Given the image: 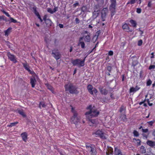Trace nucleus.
<instances>
[{
	"instance_id": "nucleus-1",
	"label": "nucleus",
	"mask_w": 155,
	"mask_h": 155,
	"mask_svg": "<svg viewBox=\"0 0 155 155\" xmlns=\"http://www.w3.org/2000/svg\"><path fill=\"white\" fill-rule=\"evenodd\" d=\"M90 35V33H89L88 35H84L82 37H80L78 40V45L79 46L81 45V48L84 49L85 48V44L84 42L82 41L84 39L85 42L89 43L91 41Z\"/></svg>"
},
{
	"instance_id": "nucleus-2",
	"label": "nucleus",
	"mask_w": 155,
	"mask_h": 155,
	"mask_svg": "<svg viewBox=\"0 0 155 155\" xmlns=\"http://www.w3.org/2000/svg\"><path fill=\"white\" fill-rule=\"evenodd\" d=\"M65 91H68L71 94H78L79 91L78 90V87L75 86L72 83L68 85L65 84L64 86Z\"/></svg>"
},
{
	"instance_id": "nucleus-3",
	"label": "nucleus",
	"mask_w": 155,
	"mask_h": 155,
	"mask_svg": "<svg viewBox=\"0 0 155 155\" xmlns=\"http://www.w3.org/2000/svg\"><path fill=\"white\" fill-rule=\"evenodd\" d=\"M111 4L109 7V10L110 11L111 17L112 18L116 13V0H110Z\"/></svg>"
},
{
	"instance_id": "nucleus-4",
	"label": "nucleus",
	"mask_w": 155,
	"mask_h": 155,
	"mask_svg": "<svg viewBox=\"0 0 155 155\" xmlns=\"http://www.w3.org/2000/svg\"><path fill=\"white\" fill-rule=\"evenodd\" d=\"M71 63L73 66H77L79 68L83 67L85 64L84 63V61H82L79 58L76 59L74 60L72 59L71 60Z\"/></svg>"
},
{
	"instance_id": "nucleus-5",
	"label": "nucleus",
	"mask_w": 155,
	"mask_h": 155,
	"mask_svg": "<svg viewBox=\"0 0 155 155\" xmlns=\"http://www.w3.org/2000/svg\"><path fill=\"white\" fill-rule=\"evenodd\" d=\"M93 134H95L96 137H99L103 140H106L107 137L105 136L106 134L103 130H98Z\"/></svg>"
},
{
	"instance_id": "nucleus-6",
	"label": "nucleus",
	"mask_w": 155,
	"mask_h": 155,
	"mask_svg": "<svg viewBox=\"0 0 155 155\" xmlns=\"http://www.w3.org/2000/svg\"><path fill=\"white\" fill-rule=\"evenodd\" d=\"M98 123L97 119H92L89 118L88 120L89 125L91 127H96Z\"/></svg>"
},
{
	"instance_id": "nucleus-7",
	"label": "nucleus",
	"mask_w": 155,
	"mask_h": 155,
	"mask_svg": "<svg viewBox=\"0 0 155 155\" xmlns=\"http://www.w3.org/2000/svg\"><path fill=\"white\" fill-rule=\"evenodd\" d=\"M52 55L56 60L60 59L61 57V54L60 52L58 50H53L52 51Z\"/></svg>"
},
{
	"instance_id": "nucleus-8",
	"label": "nucleus",
	"mask_w": 155,
	"mask_h": 155,
	"mask_svg": "<svg viewBox=\"0 0 155 155\" xmlns=\"http://www.w3.org/2000/svg\"><path fill=\"white\" fill-rule=\"evenodd\" d=\"M108 12V8H104L101 11V18L102 21L105 20V19L106 17L107 13Z\"/></svg>"
},
{
	"instance_id": "nucleus-9",
	"label": "nucleus",
	"mask_w": 155,
	"mask_h": 155,
	"mask_svg": "<svg viewBox=\"0 0 155 155\" xmlns=\"http://www.w3.org/2000/svg\"><path fill=\"white\" fill-rule=\"evenodd\" d=\"M131 58L132 59V61L131 66L133 67V68L134 69L135 66L137 65L139 63L137 60L138 58L136 56H134L132 57Z\"/></svg>"
},
{
	"instance_id": "nucleus-10",
	"label": "nucleus",
	"mask_w": 155,
	"mask_h": 155,
	"mask_svg": "<svg viewBox=\"0 0 155 155\" xmlns=\"http://www.w3.org/2000/svg\"><path fill=\"white\" fill-rule=\"evenodd\" d=\"M75 116L74 115L71 118L72 123L77 124L79 122L80 119L78 117V114L75 115Z\"/></svg>"
},
{
	"instance_id": "nucleus-11",
	"label": "nucleus",
	"mask_w": 155,
	"mask_h": 155,
	"mask_svg": "<svg viewBox=\"0 0 155 155\" xmlns=\"http://www.w3.org/2000/svg\"><path fill=\"white\" fill-rule=\"evenodd\" d=\"M7 55L8 58L11 61H13L15 63L17 62V61L15 59V56L14 55L12 54L9 52L7 53Z\"/></svg>"
},
{
	"instance_id": "nucleus-12",
	"label": "nucleus",
	"mask_w": 155,
	"mask_h": 155,
	"mask_svg": "<svg viewBox=\"0 0 155 155\" xmlns=\"http://www.w3.org/2000/svg\"><path fill=\"white\" fill-rule=\"evenodd\" d=\"M101 94L102 95H106L108 93V91L106 88H104L103 86H100L98 87Z\"/></svg>"
},
{
	"instance_id": "nucleus-13",
	"label": "nucleus",
	"mask_w": 155,
	"mask_h": 155,
	"mask_svg": "<svg viewBox=\"0 0 155 155\" xmlns=\"http://www.w3.org/2000/svg\"><path fill=\"white\" fill-rule=\"evenodd\" d=\"M140 89V87H139L137 85H136L135 87H132L130 88L129 90V93H134L139 90Z\"/></svg>"
},
{
	"instance_id": "nucleus-14",
	"label": "nucleus",
	"mask_w": 155,
	"mask_h": 155,
	"mask_svg": "<svg viewBox=\"0 0 155 155\" xmlns=\"http://www.w3.org/2000/svg\"><path fill=\"white\" fill-rule=\"evenodd\" d=\"M35 77V76H33V78H30V83L32 87H35V83L36 82Z\"/></svg>"
},
{
	"instance_id": "nucleus-15",
	"label": "nucleus",
	"mask_w": 155,
	"mask_h": 155,
	"mask_svg": "<svg viewBox=\"0 0 155 155\" xmlns=\"http://www.w3.org/2000/svg\"><path fill=\"white\" fill-rule=\"evenodd\" d=\"M114 153L115 155H123L124 154L122 153L121 150L118 149L117 147H114Z\"/></svg>"
},
{
	"instance_id": "nucleus-16",
	"label": "nucleus",
	"mask_w": 155,
	"mask_h": 155,
	"mask_svg": "<svg viewBox=\"0 0 155 155\" xmlns=\"http://www.w3.org/2000/svg\"><path fill=\"white\" fill-rule=\"evenodd\" d=\"M99 114V112H97L96 109H92V114H91V117H97Z\"/></svg>"
},
{
	"instance_id": "nucleus-17",
	"label": "nucleus",
	"mask_w": 155,
	"mask_h": 155,
	"mask_svg": "<svg viewBox=\"0 0 155 155\" xmlns=\"http://www.w3.org/2000/svg\"><path fill=\"white\" fill-rule=\"evenodd\" d=\"M100 32V31H97L95 35L93 37L92 40V41L93 43H95L99 35Z\"/></svg>"
},
{
	"instance_id": "nucleus-18",
	"label": "nucleus",
	"mask_w": 155,
	"mask_h": 155,
	"mask_svg": "<svg viewBox=\"0 0 155 155\" xmlns=\"http://www.w3.org/2000/svg\"><path fill=\"white\" fill-rule=\"evenodd\" d=\"M21 136L23 140L26 142L28 139V134L26 132L22 133L21 134Z\"/></svg>"
},
{
	"instance_id": "nucleus-19",
	"label": "nucleus",
	"mask_w": 155,
	"mask_h": 155,
	"mask_svg": "<svg viewBox=\"0 0 155 155\" xmlns=\"http://www.w3.org/2000/svg\"><path fill=\"white\" fill-rule=\"evenodd\" d=\"M100 12H97L96 11H94L93 13V15L91 20H93L95 18H96L99 15ZM91 18L90 19H88L87 20V21L90 20Z\"/></svg>"
},
{
	"instance_id": "nucleus-20",
	"label": "nucleus",
	"mask_w": 155,
	"mask_h": 155,
	"mask_svg": "<svg viewBox=\"0 0 155 155\" xmlns=\"http://www.w3.org/2000/svg\"><path fill=\"white\" fill-rule=\"evenodd\" d=\"M44 21L47 27H50L51 26L52 23L49 18H48L47 20Z\"/></svg>"
},
{
	"instance_id": "nucleus-21",
	"label": "nucleus",
	"mask_w": 155,
	"mask_h": 155,
	"mask_svg": "<svg viewBox=\"0 0 155 155\" xmlns=\"http://www.w3.org/2000/svg\"><path fill=\"white\" fill-rule=\"evenodd\" d=\"M146 143L147 144L152 147L155 146V141H154L151 140H148Z\"/></svg>"
},
{
	"instance_id": "nucleus-22",
	"label": "nucleus",
	"mask_w": 155,
	"mask_h": 155,
	"mask_svg": "<svg viewBox=\"0 0 155 155\" xmlns=\"http://www.w3.org/2000/svg\"><path fill=\"white\" fill-rule=\"evenodd\" d=\"M17 112L22 116L23 117H26V115L24 112L23 110H17Z\"/></svg>"
},
{
	"instance_id": "nucleus-23",
	"label": "nucleus",
	"mask_w": 155,
	"mask_h": 155,
	"mask_svg": "<svg viewBox=\"0 0 155 155\" xmlns=\"http://www.w3.org/2000/svg\"><path fill=\"white\" fill-rule=\"evenodd\" d=\"M120 118L121 119V120L124 122H126L127 121V118L125 114H121L120 117Z\"/></svg>"
},
{
	"instance_id": "nucleus-24",
	"label": "nucleus",
	"mask_w": 155,
	"mask_h": 155,
	"mask_svg": "<svg viewBox=\"0 0 155 155\" xmlns=\"http://www.w3.org/2000/svg\"><path fill=\"white\" fill-rule=\"evenodd\" d=\"M93 88V86L91 84H89L87 86V89L88 92L91 94H93L92 90Z\"/></svg>"
},
{
	"instance_id": "nucleus-25",
	"label": "nucleus",
	"mask_w": 155,
	"mask_h": 155,
	"mask_svg": "<svg viewBox=\"0 0 155 155\" xmlns=\"http://www.w3.org/2000/svg\"><path fill=\"white\" fill-rule=\"evenodd\" d=\"M12 28L10 27H9L8 29L5 31V36H8V35L11 32L12 30Z\"/></svg>"
},
{
	"instance_id": "nucleus-26",
	"label": "nucleus",
	"mask_w": 155,
	"mask_h": 155,
	"mask_svg": "<svg viewBox=\"0 0 155 155\" xmlns=\"http://www.w3.org/2000/svg\"><path fill=\"white\" fill-rule=\"evenodd\" d=\"M81 10L82 12H85L88 11V8L86 5H84L82 6L81 8Z\"/></svg>"
},
{
	"instance_id": "nucleus-27",
	"label": "nucleus",
	"mask_w": 155,
	"mask_h": 155,
	"mask_svg": "<svg viewBox=\"0 0 155 155\" xmlns=\"http://www.w3.org/2000/svg\"><path fill=\"white\" fill-rule=\"evenodd\" d=\"M130 22L132 25L133 27L136 28L137 26V23L133 19H131L130 21Z\"/></svg>"
},
{
	"instance_id": "nucleus-28",
	"label": "nucleus",
	"mask_w": 155,
	"mask_h": 155,
	"mask_svg": "<svg viewBox=\"0 0 155 155\" xmlns=\"http://www.w3.org/2000/svg\"><path fill=\"white\" fill-rule=\"evenodd\" d=\"M100 99L102 103H107L108 101L107 97H104L103 98H99V99Z\"/></svg>"
},
{
	"instance_id": "nucleus-29",
	"label": "nucleus",
	"mask_w": 155,
	"mask_h": 155,
	"mask_svg": "<svg viewBox=\"0 0 155 155\" xmlns=\"http://www.w3.org/2000/svg\"><path fill=\"white\" fill-rule=\"evenodd\" d=\"M140 153L142 154L146 153V149L144 146L142 145L141 146L140 149Z\"/></svg>"
},
{
	"instance_id": "nucleus-30",
	"label": "nucleus",
	"mask_w": 155,
	"mask_h": 155,
	"mask_svg": "<svg viewBox=\"0 0 155 155\" xmlns=\"http://www.w3.org/2000/svg\"><path fill=\"white\" fill-rule=\"evenodd\" d=\"M22 64L25 69L27 71L29 68L30 67L26 62L25 63H22Z\"/></svg>"
},
{
	"instance_id": "nucleus-31",
	"label": "nucleus",
	"mask_w": 155,
	"mask_h": 155,
	"mask_svg": "<svg viewBox=\"0 0 155 155\" xmlns=\"http://www.w3.org/2000/svg\"><path fill=\"white\" fill-rule=\"evenodd\" d=\"M27 71H28V72L30 74H32L33 76H35L37 78H38V76L33 71H31L29 68Z\"/></svg>"
},
{
	"instance_id": "nucleus-32",
	"label": "nucleus",
	"mask_w": 155,
	"mask_h": 155,
	"mask_svg": "<svg viewBox=\"0 0 155 155\" xmlns=\"http://www.w3.org/2000/svg\"><path fill=\"white\" fill-rule=\"evenodd\" d=\"M99 5H96L94 6V11H96L97 12H100V10L99 9Z\"/></svg>"
},
{
	"instance_id": "nucleus-33",
	"label": "nucleus",
	"mask_w": 155,
	"mask_h": 155,
	"mask_svg": "<svg viewBox=\"0 0 155 155\" xmlns=\"http://www.w3.org/2000/svg\"><path fill=\"white\" fill-rule=\"evenodd\" d=\"M122 28L126 31V30H127L129 28V26L126 23H125L122 26Z\"/></svg>"
},
{
	"instance_id": "nucleus-34",
	"label": "nucleus",
	"mask_w": 155,
	"mask_h": 155,
	"mask_svg": "<svg viewBox=\"0 0 155 155\" xmlns=\"http://www.w3.org/2000/svg\"><path fill=\"white\" fill-rule=\"evenodd\" d=\"M90 147L91 148V152H92V154L93 155H96L97 152L95 149L91 147Z\"/></svg>"
},
{
	"instance_id": "nucleus-35",
	"label": "nucleus",
	"mask_w": 155,
	"mask_h": 155,
	"mask_svg": "<svg viewBox=\"0 0 155 155\" xmlns=\"http://www.w3.org/2000/svg\"><path fill=\"white\" fill-rule=\"evenodd\" d=\"M72 107L71 112L73 114V115L75 116V115L78 114L77 111L74 110V108L72 107L71 105L70 106Z\"/></svg>"
},
{
	"instance_id": "nucleus-36",
	"label": "nucleus",
	"mask_w": 155,
	"mask_h": 155,
	"mask_svg": "<svg viewBox=\"0 0 155 155\" xmlns=\"http://www.w3.org/2000/svg\"><path fill=\"white\" fill-rule=\"evenodd\" d=\"M99 4L103 5L104 3V0H95Z\"/></svg>"
},
{
	"instance_id": "nucleus-37",
	"label": "nucleus",
	"mask_w": 155,
	"mask_h": 155,
	"mask_svg": "<svg viewBox=\"0 0 155 155\" xmlns=\"http://www.w3.org/2000/svg\"><path fill=\"white\" fill-rule=\"evenodd\" d=\"M18 122L17 121L13 123H12L10 124L9 125H8V126L12 127L13 126H15L17 124H18Z\"/></svg>"
},
{
	"instance_id": "nucleus-38",
	"label": "nucleus",
	"mask_w": 155,
	"mask_h": 155,
	"mask_svg": "<svg viewBox=\"0 0 155 155\" xmlns=\"http://www.w3.org/2000/svg\"><path fill=\"white\" fill-rule=\"evenodd\" d=\"M112 69V68L111 66L108 65L106 67V71H107L109 72H111Z\"/></svg>"
},
{
	"instance_id": "nucleus-39",
	"label": "nucleus",
	"mask_w": 155,
	"mask_h": 155,
	"mask_svg": "<svg viewBox=\"0 0 155 155\" xmlns=\"http://www.w3.org/2000/svg\"><path fill=\"white\" fill-rule=\"evenodd\" d=\"M133 134L134 136L136 137H138L139 135V133L136 130H134L133 131Z\"/></svg>"
},
{
	"instance_id": "nucleus-40",
	"label": "nucleus",
	"mask_w": 155,
	"mask_h": 155,
	"mask_svg": "<svg viewBox=\"0 0 155 155\" xmlns=\"http://www.w3.org/2000/svg\"><path fill=\"white\" fill-rule=\"evenodd\" d=\"M107 151L110 154H112L113 152V149L112 147H110L108 148Z\"/></svg>"
},
{
	"instance_id": "nucleus-41",
	"label": "nucleus",
	"mask_w": 155,
	"mask_h": 155,
	"mask_svg": "<svg viewBox=\"0 0 155 155\" xmlns=\"http://www.w3.org/2000/svg\"><path fill=\"white\" fill-rule=\"evenodd\" d=\"M11 20V21L10 23L13 22L14 23H16L18 22V21L14 19L13 18L11 17L9 18Z\"/></svg>"
},
{
	"instance_id": "nucleus-42",
	"label": "nucleus",
	"mask_w": 155,
	"mask_h": 155,
	"mask_svg": "<svg viewBox=\"0 0 155 155\" xmlns=\"http://www.w3.org/2000/svg\"><path fill=\"white\" fill-rule=\"evenodd\" d=\"M41 106L43 107H45L46 106V105L44 103V102H40V103H39V107L41 108Z\"/></svg>"
},
{
	"instance_id": "nucleus-43",
	"label": "nucleus",
	"mask_w": 155,
	"mask_h": 155,
	"mask_svg": "<svg viewBox=\"0 0 155 155\" xmlns=\"http://www.w3.org/2000/svg\"><path fill=\"white\" fill-rule=\"evenodd\" d=\"M152 81L150 79H148L147 81L146 85L147 86H150L152 84Z\"/></svg>"
},
{
	"instance_id": "nucleus-44",
	"label": "nucleus",
	"mask_w": 155,
	"mask_h": 155,
	"mask_svg": "<svg viewBox=\"0 0 155 155\" xmlns=\"http://www.w3.org/2000/svg\"><path fill=\"white\" fill-rule=\"evenodd\" d=\"M134 140L137 141V146H139L140 145L141 141L140 139H137L135 138H134L133 139V140Z\"/></svg>"
},
{
	"instance_id": "nucleus-45",
	"label": "nucleus",
	"mask_w": 155,
	"mask_h": 155,
	"mask_svg": "<svg viewBox=\"0 0 155 155\" xmlns=\"http://www.w3.org/2000/svg\"><path fill=\"white\" fill-rule=\"evenodd\" d=\"M155 68V65H150L149 68V70L153 69Z\"/></svg>"
},
{
	"instance_id": "nucleus-46",
	"label": "nucleus",
	"mask_w": 155,
	"mask_h": 155,
	"mask_svg": "<svg viewBox=\"0 0 155 155\" xmlns=\"http://www.w3.org/2000/svg\"><path fill=\"white\" fill-rule=\"evenodd\" d=\"M143 43V41L142 40L140 39L138 41L137 45L139 46H140L142 45Z\"/></svg>"
},
{
	"instance_id": "nucleus-47",
	"label": "nucleus",
	"mask_w": 155,
	"mask_h": 155,
	"mask_svg": "<svg viewBox=\"0 0 155 155\" xmlns=\"http://www.w3.org/2000/svg\"><path fill=\"white\" fill-rule=\"evenodd\" d=\"M155 122V120H153V121H150L147 122V123L150 126H152L153 125V124Z\"/></svg>"
},
{
	"instance_id": "nucleus-48",
	"label": "nucleus",
	"mask_w": 155,
	"mask_h": 155,
	"mask_svg": "<svg viewBox=\"0 0 155 155\" xmlns=\"http://www.w3.org/2000/svg\"><path fill=\"white\" fill-rule=\"evenodd\" d=\"M48 89L50 90L52 93H53L54 90L53 88L51 85H49L48 86Z\"/></svg>"
},
{
	"instance_id": "nucleus-49",
	"label": "nucleus",
	"mask_w": 155,
	"mask_h": 155,
	"mask_svg": "<svg viewBox=\"0 0 155 155\" xmlns=\"http://www.w3.org/2000/svg\"><path fill=\"white\" fill-rule=\"evenodd\" d=\"M92 114V110H90L89 111L85 113V115H90L91 116V114Z\"/></svg>"
},
{
	"instance_id": "nucleus-50",
	"label": "nucleus",
	"mask_w": 155,
	"mask_h": 155,
	"mask_svg": "<svg viewBox=\"0 0 155 155\" xmlns=\"http://www.w3.org/2000/svg\"><path fill=\"white\" fill-rule=\"evenodd\" d=\"M92 91L93 92V93H94L96 94L98 92L97 90L95 87L93 88L92 90Z\"/></svg>"
},
{
	"instance_id": "nucleus-51",
	"label": "nucleus",
	"mask_w": 155,
	"mask_h": 155,
	"mask_svg": "<svg viewBox=\"0 0 155 155\" xmlns=\"http://www.w3.org/2000/svg\"><path fill=\"white\" fill-rule=\"evenodd\" d=\"M124 110V106L123 105H122L120 107L119 111L121 113Z\"/></svg>"
},
{
	"instance_id": "nucleus-52",
	"label": "nucleus",
	"mask_w": 155,
	"mask_h": 155,
	"mask_svg": "<svg viewBox=\"0 0 155 155\" xmlns=\"http://www.w3.org/2000/svg\"><path fill=\"white\" fill-rule=\"evenodd\" d=\"M151 2H152L151 0H149L148 1V4L147 5V6L148 7H150V8L151 7V5H152Z\"/></svg>"
},
{
	"instance_id": "nucleus-53",
	"label": "nucleus",
	"mask_w": 155,
	"mask_h": 155,
	"mask_svg": "<svg viewBox=\"0 0 155 155\" xmlns=\"http://www.w3.org/2000/svg\"><path fill=\"white\" fill-rule=\"evenodd\" d=\"M47 11L48 12H49L51 14H53L54 13L53 10H52L50 8H48L47 10Z\"/></svg>"
},
{
	"instance_id": "nucleus-54",
	"label": "nucleus",
	"mask_w": 155,
	"mask_h": 155,
	"mask_svg": "<svg viewBox=\"0 0 155 155\" xmlns=\"http://www.w3.org/2000/svg\"><path fill=\"white\" fill-rule=\"evenodd\" d=\"M137 12L138 14L141 13V9L140 8H138L137 9L136 11Z\"/></svg>"
},
{
	"instance_id": "nucleus-55",
	"label": "nucleus",
	"mask_w": 155,
	"mask_h": 155,
	"mask_svg": "<svg viewBox=\"0 0 155 155\" xmlns=\"http://www.w3.org/2000/svg\"><path fill=\"white\" fill-rule=\"evenodd\" d=\"M113 52L112 51H110L108 53V55L109 56H112L113 55Z\"/></svg>"
},
{
	"instance_id": "nucleus-56",
	"label": "nucleus",
	"mask_w": 155,
	"mask_h": 155,
	"mask_svg": "<svg viewBox=\"0 0 155 155\" xmlns=\"http://www.w3.org/2000/svg\"><path fill=\"white\" fill-rule=\"evenodd\" d=\"M37 8L36 7H32V8L34 10V13L35 14H36L37 12H38L36 10Z\"/></svg>"
},
{
	"instance_id": "nucleus-57",
	"label": "nucleus",
	"mask_w": 155,
	"mask_h": 155,
	"mask_svg": "<svg viewBox=\"0 0 155 155\" xmlns=\"http://www.w3.org/2000/svg\"><path fill=\"white\" fill-rule=\"evenodd\" d=\"M75 23L77 24H79L80 22L79 19L78 18H76L75 19Z\"/></svg>"
},
{
	"instance_id": "nucleus-58",
	"label": "nucleus",
	"mask_w": 155,
	"mask_h": 155,
	"mask_svg": "<svg viewBox=\"0 0 155 155\" xmlns=\"http://www.w3.org/2000/svg\"><path fill=\"white\" fill-rule=\"evenodd\" d=\"M142 131L143 133H147L148 131V129H142Z\"/></svg>"
},
{
	"instance_id": "nucleus-59",
	"label": "nucleus",
	"mask_w": 155,
	"mask_h": 155,
	"mask_svg": "<svg viewBox=\"0 0 155 155\" xmlns=\"http://www.w3.org/2000/svg\"><path fill=\"white\" fill-rule=\"evenodd\" d=\"M47 17L48 15H44L43 17V20L44 21H46V20H47Z\"/></svg>"
},
{
	"instance_id": "nucleus-60",
	"label": "nucleus",
	"mask_w": 155,
	"mask_h": 155,
	"mask_svg": "<svg viewBox=\"0 0 155 155\" xmlns=\"http://www.w3.org/2000/svg\"><path fill=\"white\" fill-rule=\"evenodd\" d=\"M110 97L112 100L115 99V97L114 96V94L112 93H110Z\"/></svg>"
},
{
	"instance_id": "nucleus-61",
	"label": "nucleus",
	"mask_w": 155,
	"mask_h": 155,
	"mask_svg": "<svg viewBox=\"0 0 155 155\" xmlns=\"http://www.w3.org/2000/svg\"><path fill=\"white\" fill-rule=\"evenodd\" d=\"M87 110L89 109L90 110H92L93 109L92 108V106L91 105H89L88 107H87Z\"/></svg>"
},
{
	"instance_id": "nucleus-62",
	"label": "nucleus",
	"mask_w": 155,
	"mask_h": 155,
	"mask_svg": "<svg viewBox=\"0 0 155 155\" xmlns=\"http://www.w3.org/2000/svg\"><path fill=\"white\" fill-rule=\"evenodd\" d=\"M78 5H79V3L78 2H76L75 3H74L73 5V6L74 7V8L76 7L77 6H78Z\"/></svg>"
},
{
	"instance_id": "nucleus-63",
	"label": "nucleus",
	"mask_w": 155,
	"mask_h": 155,
	"mask_svg": "<svg viewBox=\"0 0 155 155\" xmlns=\"http://www.w3.org/2000/svg\"><path fill=\"white\" fill-rule=\"evenodd\" d=\"M143 73L142 71H141L140 73V77L141 78H142L143 77Z\"/></svg>"
},
{
	"instance_id": "nucleus-64",
	"label": "nucleus",
	"mask_w": 155,
	"mask_h": 155,
	"mask_svg": "<svg viewBox=\"0 0 155 155\" xmlns=\"http://www.w3.org/2000/svg\"><path fill=\"white\" fill-rule=\"evenodd\" d=\"M3 20L5 21V22H7L9 21V20H8L4 15H3Z\"/></svg>"
}]
</instances>
